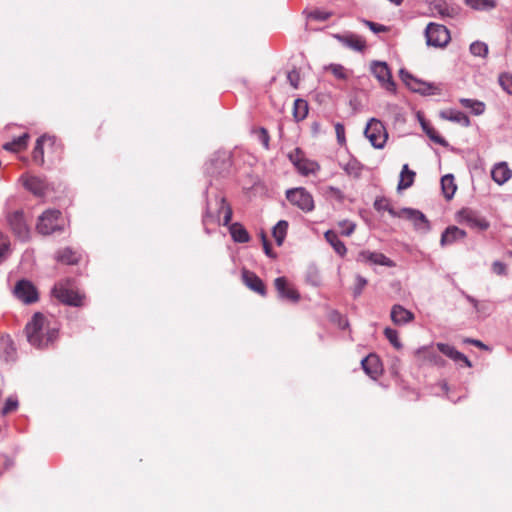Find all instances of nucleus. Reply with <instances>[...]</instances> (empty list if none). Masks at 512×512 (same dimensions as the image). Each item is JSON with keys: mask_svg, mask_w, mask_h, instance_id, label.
Segmentation results:
<instances>
[{"mask_svg": "<svg viewBox=\"0 0 512 512\" xmlns=\"http://www.w3.org/2000/svg\"><path fill=\"white\" fill-rule=\"evenodd\" d=\"M491 177L497 184L502 185L512 177V170L506 162H500L493 167Z\"/></svg>", "mask_w": 512, "mask_h": 512, "instance_id": "4be33fe9", "label": "nucleus"}, {"mask_svg": "<svg viewBox=\"0 0 512 512\" xmlns=\"http://www.w3.org/2000/svg\"><path fill=\"white\" fill-rule=\"evenodd\" d=\"M47 144L49 146H54L55 138L50 136H41L37 139L35 147L32 152V159L38 165L44 164V149L43 146Z\"/></svg>", "mask_w": 512, "mask_h": 512, "instance_id": "6ab92c4d", "label": "nucleus"}, {"mask_svg": "<svg viewBox=\"0 0 512 512\" xmlns=\"http://www.w3.org/2000/svg\"><path fill=\"white\" fill-rule=\"evenodd\" d=\"M466 232L456 226L448 227L441 236V245H450L457 240L464 239Z\"/></svg>", "mask_w": 512, "mask_h": 512, "instance_id": "5701e85b", "label": "nucleus"}, {"mask_svg": "<svg viewBox=\"0 0 512 512\" xmlns=\"http://www.w3.org/2000/svg\"><path fill=\"white\" fill-rule=\"evenodd\" d=\"M467 299L473 305V307L475 308V310L477 312H484V311L488 310V307L485 303H481L471 296H468Z\"/></svg>", "mask_w": 512, "mask_h": 512, "instance_id": "bf43d9fd", "label": "nucleus"}, {"mask_svg": "<svg viewBox=\"0 0 512 512\" xmlns=\"http://www.w3.org/2000/svg\"><path fill=\"white\" fill-rule=\"evenodd\" d=\"M9 250V238L0 231V263H2L7 258Z\"/></svg>", "mask_w": 512, "mask_h": 512, "instance_id": "37998d69", "label": "nucleus"}, {"mask_svg": "<svg viewBox=\"0 0 512 512\" xmlns=\"http://www.w3.org/2000/svg\"><path fill=\"white\" fill-rule=\"evenodd\" d=\"M415 177L416 173L409 169L408 164H404L400 172L397 190L401 191L411 187L414 183Z\"/></svg>", "mask_w": 512, "mask_h": 512, "instance_id": "b1692460", "label": "nucleus"}, {"mask_svg": "<svg viewBox=\"0 0 512 512\" xmlns=\"http://www.w3.org/2000/svg\"><path fill=\"white\" fill-rule=\"evenodd\" d=\"M232 215L233 211L231 205L227 202L226 198L221 197L219 200L218 217H223L222 224L224 226L229 225L232 220Z\"/></svg>", "mask_w": 512, "mask_h": 512, "instance_id": "7c9ffc66", "label": "nucleus"}, {"mask_svg": "<svg viewBox=\"0 0 512 512\" xmlns=\"http://www.w3.org/2000/svg\"><path fill=\"white\" fill-rule=\"evenodd\" d=\"M24 186L36 196H43L48 188L46 181L36 176L26 177Z\"/></svg>", "mask_w": 512, "mask_h": 512, "instance_id": "412c9836", "label": "nucleus"}, {"mask_svg": "<svg viewBox=\"0 0 512 512\" xmlns=\"http://www.w3.org/2000/svg\"><path fill=\"white\" fill-rule=\"evenodd\" d=\"M13 293L17 299L25 304L35 303L39 298L37 288L26 279H21L15 284Z\"/></svg>", "mask_w": 512, "mask_h": 512, "instance_id": "9d476101", "label": "nucleus"}, {"mask_svg": "<svg viewBox=\"0 0 512 512\" xmlns=\"http://www.w3.org/2000/svg\"><path fill=\"white\" fill-rule=\"evenodd\" d=\"M286 198L293 206L304 212H311L315 207L313 196L302 187L288 190Z\"/></svg>", "mask_w": 512, "mask_h": 512, "instance_id": "39448f33", "label": "nucleus"}, {"mask_svg": "<svg viewBox=\"0 0 512 512\" xmlns=\"http://www.w3.org/2000/svg\"><path fill=\"white\" fill-rule=\"evenodd\" d=\"M468 224L472 227H477L480 230H486L489 227V224L484 219L476 218L473 216H467L466 218Z\"/></svg>", "mask_w": 512, "mask_h": 512, "instance_id": "09e8293b", "label": "nucleus"}, {"mask_svg": "<svg viewBox=\"0 0 512 512\" xmlns=\"http://www.w3.org/2000/svg\"><path fill=\"white\" fill-rule=\"evenodd\" d=\"M338 226L341 229V234L344 236H350L356 228V224L349 220L340 221Z\"/></svg>", "mask_w": 512, "mask_h": 512, "instance_id": "de8ad7c7", "label": "nucleus"}, {"mask_svg": "<svg viewBox=\"0 0 512 512\" xmlns=\"http://www.w3.org/2000/svg\"><path fill=\"white\" fill-rule=\"evenodd\" d=\"M357 260L364 263H371L374 265H381L387 267H394L396 265L393 260L386 257L383 253L371 252L368 250L361 251L358 254Z\"/></svg>", "mask_w": 512, "mask_h": 512, "instance_id": "f8f14e48", "label": "nucleus"}, {"mask_svg": "<svg viewBox=\"0 0 512 512\" xmlns=\"http://www.w3.org/2000/svg\"><path fill=\"white\" fill-rule=\"evenodd\" d=\"M45 329V316L40 312L35 313L25 327L28 342L36 348H43L52 343L57 337V331L55 329H47L46 333H44Z\"/></svg>", "mask_w": 512, "mask_h": 512, "instance_id": "f257e3e1", "label": "nucleus"}, {"mask_svg": "<svg viewBox=\"0 0 512 512\" xmlns=\"http://www.w3.org/2000/svg\"><path fill=\"white\" fill-rule=\"evenodd\" d=\"M371 71L380 84L388 91L394 92L396 85L392 80L391 71L385 62H373Z\"/></svg>", "mask_w": 512, "mask_h": 512, "instance_id": "9b49d317", "label": "nucleus"}, {"mask_svg": "<svg viewBox=\"0 0 512 512\" xmlns=\"http://www.w3.org/2000/svg\"><path fill=\"white\" fill-rule=\"evenodd\" d=\"M464 342H465V343H470V344H472V345H474V346H476V347H479V348H481V349H485V350H487V349H488V347H487L484 343H482L480 340H476V339H469V338H468V339H465V340H464Z\"/></svg>", "mask_w": 512, "mask_h": 512, "instance_id": "e2e57ef3", "label": "nucleus"}, {"mask_svg": "<svg viewBox=\"0 0 512 512\" xmlns=\"http://www.w3.org/2000/svg\"><path fill=\"white\" fill-rule=\"evenodd\" d=\"M29 135L24 133L23 135L15 138L11 142H7L3 145V149L11 152H20L26 149Z\"/></svg>", "mask_w": 512, "mask_h": 512, "instance_id": "cd10ccee", "label": "nucleus"}, {"mask_svg": "<svg viewBox=\"0 0 512 512\" xmlns=\"http://www.w3.org/2000/svg\"><path fill=\"white\" fill-rule=\"evenodd\" d=\"M384 334L386 336V338L389 340V342L396 348V349H401L402 348V344L400 343L399 339H398V333L396 330L392 329V328H385L384 330Z\"/></svg>", "mask_w": 512, "mask_h": 512, "instance_id": "a18cd8bd", "label": "nucleus"}, {"mask_svg": "<svg viewBox=\"0 0 512 512\" xmlns=\"http://www.w3.org/2000/svg\"><path fill=\"white\" fill-rule=\"evenodd\" d=\"M325 70L330 71L339 80L348 78V71L340 64H330L325 67Z\"/></svg>", "mask_w": 512, "mask_h": 512, "instance_id": "ea45409f", "label": "nucleus"}, {"mask_svg": "<svg viewBox=\"0 0 512 512\" xmlns=\"http://www.w3.org/2000/svg\"><path fill=\"white\" fill-rule=\"evenodd\" d=\"M445 119L460 123L463 126H469L470 120L467 115L460 111L449 110L442 113Z\"/></svg>", "mask_w": 512, "mask_h": 512, "instance_id": "c9c22d12", "label": "nucleus"}, {"mask_svg": "<svg viewBox=\"0 0 512 512\" xmlns=\"http://www.w3.org/2000/svg\"><path fill=\"white\" fill-rule=\"evenodd\" d=\"M436 348L439 352L450 358L456 363H463L466 367H471V361L461 352L455 349V347L445 344V343H437Z\"/></svg>", "mask_w": 512, "mask_h": 512, "instance_id": "2eb2a0df", "label": "nucleus"}, {"mask_svg": "<svg viewBox=\"0 0 512 512\" xmlns=\"http://www.w3.org/2000/svg\"><path fill=\"white\" fill-rule=\"evenodd\" d=\"M374 208L377 211H388L392 216L397 215L394 209L391 207L389 200L384 197L375 200Z\"/></svg>", "mask_w": 512, "mask_h": 512, "instance_id": "79ce46f5", "label": "nucleus"}, {"mask_svg": "<svg viewBox=\"0 0 512 512\" xmlns=\"http://www.w3.org/2000/svg\"><path fill=\"white\" fill-rule=\"evenodd\" d=\"M421 125H422L423 130L426 132L427 136L432 141H434L435 143H439V144L444 143V139L438 134V132L433 127L430 126V124H428L425 121H421Z\"/></svg>", "mask_w": 512, "mask_h": 512, "instance_id": "a19ab883", "label": "nucleus"}, {"mask_svg": "<svg viewBox=\"0 0 512 512\" xmlns=\"http://www.w3.org/2000/svg\"><path fill=\"white\" fill-rule=\"evenodd\" d=\"M441 187L444 197L447 200L452 199L454 196L457 186L454 181V177L451 174H447L441 178Z\"/></svg>", "mask_w": 512, "mask_h": 512, "instance_id": "c85d7f7f", "label": "nucleus"}, {"mask_svg": "<svg viewBox=\"0 0 512 512\" xmlns=\"http://www.w3.org/2000/svg\"><path fill=\"white\" fill-rule=\"evenodd\" d=\"M361 365L365 373L373 379L382 373V363L376 354H369L361 361Z\"/></svg>", "mask_w": 512, "mask_h": 512, "instance_id": "dca6fc26", "label": "nucleus"}, {"mask_svg": "<svg viewBox=\"0 0 512 512\" xmlns=\"http://www.w3.org/2000/svg\"><path fill=\"white\" fill-rule=\"evenodd\" d=\"M415 361L419 366H445V360L436 352L434 346H423L414 352Z\"/></svg>", "mask_w": 512, "mask_h": 512, "instance_id": "6e6552de", "label": "nucleus"}, {"mask_svg": "<svg viewBox=\"0 0 512 512\" xmlns=\"http://www.w3.org/2000/svg\"><path fill=\"white\" fill-rule=\"evenodd\" d=\"M289 158L296 167L298 165V162H301L302 159H304L305 157H304L302 151L297 148L289 154Z\"/></svg>", "mask_w": 512, "mask_h": 512, "instance_id": "4d7b16f0", "label": "nucleus"}, {"mask_svg": "<svg viewBox=\"0 0 512 512\" xmlns=\"http://www.w3.org/2000/svg\"><path fill=\"white\" fill-rule=\"evenodd\" d=\"M56 260L66 265H74L79 261V256L70 248H63L57 252Z\"/></svg>", "mask_w": 512, "mask_h": 512, "instance_id": "c756f323", "label": "nucleus"}, {"mask_svg": "<svg viewBox=\"0 0 512 512\" xmlns=\"http://www.w3.org/2000/svg\"><path fill=\"white\" fill-rule=\"evenodd\" d=\"M337 39L347 47L356 51H363L366 47V41L358 35L337 36Z\"/></svg>", "mask_w": 512, "mask_h": 512, "instance_id": "393cba45", "label": "nucleus"}, {"mask_svg": "<svg viewBox=\"0 0 512 512\" xmlns=\"http://www.w3.org/2000/svg\"><path fill=\"white\" fill-rule=\"evenodd\" d=\"M0 346L4 349L5 351V356H4V359L5 361H9V360H12L14 359V356H15V348L13 346V342L11 341V339L9 337H6V338H1L0 340Z\"/></svg>", "mask_w": 512, "mask_h": 512, "instance_id": "58836bf2", "label": "nucleus"}, {"mask_svg": "<svg viewBox=\"0 0 512 512\" xmlns=\"http://www.w3.org/2000/svg\"><path fill=\"white\" fill-rule=\"evenodd\" d=\"M460 103L463 107L471 109L475 115H481L485 111V104L475 99L461 98Z\"/></svg>", "mask_w": 512, "mask_h": 512, "instance_id": "72a5a7b5", "label": "nucleus"}, {"mask_svg": "<svg viewBox=\"0 0 512 512\" xmlns=\"http://www.w3.org/2000/svg\"><path fill=\"white\" fill-rule=\"evenodd\" d=\"M366 138L371 145L376 149H382L388 139V133L383 123L375 118H372L364 131Z\"/></svg>", "mask_w": 512, "mask_h": 512, "instance_id": "20e7f679", "label": "nucleus"}, {"mask_svg": "<svg viewBox=\"0 0 512 512\" xmlns=\"http://www.w3.org/2000/svg\"><path fill=\"white\" fill-rule=\"evenodd\" d=\"M509 30H510V33H511V35H512V23H511V25H510V27H509Z\"/></svg>", "mask_w": 512, "mask_h": 512, "instance_id": "338daca9", "label": "nucleus"}, {"mask_svg": "<svg viewBox=\"0 0 512 512\" xmlns=\"http://www.w3.org/2000/svg\"><path fill=\"white\" fill-rule=\"evenodd\" d=\"M339 165L348 176L355 179L360 178L364 169V165L354 156H349L347 161H340Z\"/></svg>", "mask_w": 512, "mask_h": 512, "instance_id": "a211bd4d", "label": "nucleus"}, {"mask_svg": "<svg viewBox=\"0 0 512 512\" xmlns=\"http://www.w3.org/2000/svg\"><path fill=\"white\" fill-rule=\"evenodd\" d=\"M7 223L13 234L21 240H27L30 235V229L26 222L23 210L8 212L6 215Z\"/></svg>", "mask_w": 512, "mask_h": 512, "instance_id": "423d86ee", "label": "nucleus"}, {"mask_svg": "<svg viewBox=\"0 0 512 512\" xmlns=\"http://www.w3.org/2000/svg\"><path fill=\"white\" fill-rule=\"evenodd\" d=\"M398 216H402L411 220L414 223L415 227L420 230H428L429 228V222L426 216L418 210L404 208L401 210Z\"/></svg>", "mask_w": 512, "mask_h": 512, "instance_id": "f3484780", "label": "nucleus"}, {"mask_svg": "<svg viewBox=\"0 0 512 512\" xmlns=\"http://www.w3.org/2000/svg\"><path fill=\"white\" fill-rule=\"evenodd\" d=\"M52 295L66 305L75 307L83 305L84 296L73 289L71 279L58 281L52 289Z\"/></svg>", "mask_w": 512, "mask_h": 512, "instance_id": "7ed1b4c3", "label": "nucleus"}, {"mask_svg": "<svg viewBox=\"0 0 512 512\" xmlns=\"http://www.w3.org/2000/svg\"><path fill=\"white\" fill-rule=\"evenodd\" d=\"M432 10L442 17H454L457 14L455 8L450 7L445 1L437 0L432 5Z\"/></svg>", "mask_w": 512, "mask_h": 512, "instance_id": "2f4dec72", "label": "nucleus"}, {"mask_svg": "<svg viewBox=\"0 0 512 512\" xmlns=\"http://www.w3.org/2000/svg\"><path fill=\"white\" fill-rule=\"evenodd\" d=\"M262 245H263L264 252L268 257H271V258L276 257V255L274 254V252L272 250L271 244L268 240H265L264 244H262Z\"/></svg>", "mask_w": 512, "mask_h": 512, "instance_id": "680f3d73", "label": "nucleus"}, {"mask_svg": "<svg viewBox=\"0 0 512 512\" xmlns=\"http://www.w3.org/2000/svg\"><path fill=\"white\" fill-rule=\"evenodd\" d=\"M64 229V218L57 209H47L37 220L36 230L42 235H51Z\"/></svg>", "mask_w": 512, "mask_h": 512, "instance_id": "f03ea898", "label": "nucleus"}, {"mask_svg": "<svg viewBox=\"0 0 512 512\" xmlns=\"http://www.w3.org/2000/svg\"><path fill=\"white\" fill-rule=\"evenodd\" d=\"M366 285H367V280L364 277L357 275L355 278L354 295L359 296L362 293V291Z\"/></svg>", "mask_w": 512, "mask_h": 512, "instance_id": "3c124183", "label": "nucleus"}, {"mask_svg": "<svg viewBox=\"0 0 512 512\" xmlns=\"http://www.w3.org/2000/svg\"><path fill=\"white\" fill-rule=\"evenodd\" d=\"M335 133H336V138H337L338 144L341 146H345L346 145V137H345L344 125L341 123H336L335 124Z\"/></svg>", "mask_w": 512, "mask_h": 512, "instance_id": "8fccbe9b", "label": "nucleus"}, {"mask_svg": "<svg viewBox=\"0 0 512 512\" xmlns=\"http://www.w3.org/2000/svg\"><path fill=\"white\" fill-rule=\"evenodd\" d=\"M259 140L261 141L262 145L265 149L269 148V140L270 136L268 131L265 128H260L258 131Z\"/></svg>", "mask_w": 512, "mask_h": 512, "instance_id": "6e6d98bb", "label": "nucleus"}, {"mask_svg": "<svg viewBox=\"0 0 512 512\" xmlns=\"http://www.w3.org/2000/svg\"><path fill=\"white\" fill-rule=\"evenodd\" d=\"M288 230V222L280 220L273 228L272 234L278 246L284 242Z\"/></svg>", "mask_w": 512, "mask_h": 512, "instance_id": "473e14b6", "label": "nucleus"}, {"mask_svg": "<svg viewBox=\"0 0 512 512\" xmlns=\"http://www.w3.org/2000/svg\"><path fill=\"white\" fill-rule=\"evenodd\" d=\"M326 241L333 247L335 252L341 257L345 256L347 249L345 244L339 239L337 233L333 230H328L324 234Z\"/></svg>", "mask_w": 512, "mask_h": 512, "instance_id": "a878e982", "label": "nucleus"}, {"mask_svg": "<svg viewBox=\"0 0 512 512\" xmlns=\"http://www.w3.org/2000/svg\"><path fill=\"white\" fill-rule=\"evenodd\" d=\"M465 2L475 10H492L496 7L495 0H465Z\"/></svg>", "mask_w": 512, "mask_h": 512, "instance_id": "e433bc0d", "label": "nucleus"}, {"mask_svg": "<svg viewBox=\"0 0 512 512\" xmlns=\"http://www.w3.org/2000/svg\"><path fill=\"white\" fill-rule=\"evenodd\" d=\"M260 238H261L262 244H264L265 240H268L264 231H261Z\"/></svg>", "mask_w": 512, "mask_h": 512, "instance_id": "0e129e2a", "label": "nucleus"}, {"mask_svg": "<svg viewBox=\"0 0 512 512\" xmlns=\"http://www.w3.org/2000/svg\"><path fill=\"white\" fill-rule=\"evenodd\" d=\"M499 83L503 90H505L508 94L512 95V75L508 73H504L499 77Z\"/></svg>", "mask_w": 512, "mask_h": 512, "instance_id": "49530a36", "label": "nucleus"}, {"mask_svg": "<svg viewBox=\"0 0 512 512\" xmlns=\"http://www.w3.org/2000/svg\"><path fill=\"white\" fill-rule=\"evenodd\" d=\"M308 114V103L303 99H296L294 101L293 116L296 121H301L306 118Z\"/></svg>", "mask_w": 512, "mask_h": 512, "instance_id": "f704fd0d", "label": "nucleus"}, {"mask_svg": "<svg viewBox=\"0 0 512 512\" xmlns=\"http://www.w3.org/2000/svg\"><path fill=\"white\" fill-rule=\"evenodd\" d=\"M390 317L395 325H403L414 320V314L399 304L392 307Z\"/></svg>", "mask_w": 512, "mask_h": 512, "instance_id": "aec40b11", "label": "nucleus"}, {"mask_svg": "<svg viewBox=\"0 0 512 512\" xmlns=\"http://www.w3.org/2000/svg\"><path fill=\"white\" fill-rule=\"evenodd\" d=\"M296 168L301 174L309 175V174L315 173L317 170H319V165L314 161L304 158V159H302L301 162H298V165L296 166Z\"/></svg>", "mask_w": 512, "mask_h": 512, "instance_id": "4c0bfd02", "label": "nucleus"}, {"mask_svg": "<svg viewBox=\"0 0 512 512\" xmlns=\"http://www.w3.org/2000/svg\"><path fill=\"white\" fill-rule=\"evenodd\" d=\"M443 389H446V390L448 389L447 383H443Z\"/></svg>", "mask_w": 512, "mask_h": 512, "instance_id": "69168bd1", "label": "nucleus"}, {"mask_svg": "<svg viewBox=\"0 0 512 512\" xmlns=\"http://www.w3.org/2000/svg\"><path fill=\"white\" fill-rule=\"evenodd\" d=\"M17 407H18L17 400L8 398L2 408V414L7 415V414L13 412L14 410H16Z\"/></svg>", "mask_w": 512, "mask_h": 512, "instance_id": "864d4df0", "label": "nucleus"}, {"mask_svg": "<svg viewBox=\"0 0 512 512\" xmlns=\"http://www.w3.org/2000/svg\"><path fill=\"white\" fill-rule=\"evenodd\" d=\"M506 265L501 261H495L492 264V271L497 275H505L506 274Z\"/></svg>", "mask_w": 512, "mask_h": 512, "instance_id": "13d9d810", "label": "nucleus"}, {"mask_svg": "<svg viewBox=\"0 0 512 512\" xmlns=\"http://www.w3.org/2000/svg\"><path fill=\"white\" fill-rule=\"evenodd\" d=\"M363 22L374 33H380V32H387V31H389V28L387 26L382 25V24H378V23H375V22H372V21H368V20H364Z\"/></svg>", "mask_w": 512, "mask_h": 512, "instance_id": "603ef678", "label": "nucleus"}, {"mask_svg": "<svg viewBox=\"0 0 512 512\" xmlns=\"http://www.w3.org/2000/svg\"><path fill=\"white\" fill-rule=\"evenodd\" d=\"M427 44L434 47H444L450 41V33L444 25L430 23L425 30Z\"/></svg>", "mask_w": 512, "mask_h": 512, "instance_id": "0eeeda50", "label": "nucleus"}, {"mask_svg": "<svg viewBox=\"0 0 512 512\" xmlns=\"http://www.w3.org/2000/svg\"><path fill=\"white\" fill-rule=\"evenodd\" d=\"M327 190L330 193V195L333 196L334 198H336L338 201L344 200L343 192L339 188L330 186V187H328Z\"/></svg>", "mask_w": 512, "mask_h": 512, "instance_id": "052dcab7", "label": "nucleus"}, {"mask_svg": "<svg viewBox=\"0 0 512 512\" xmlns=\"http://www.w3.org/2000/svg\"><path fill=\"white\" fill-rule=\"evenodd\" d=\"M287 79L291 86L297 89L300 82V73L296 69H293L292 71L288 72Z\"/></svg>", "mask_w": 512, "mask_h": 512, "instance_id": "5fc2aeb1", "label": "nucleus"}, {"mask_svg": "<svg viewBox=\"0 0 512 512\" xmlns=\"http://www.w3.org/2000/svg\"><path fill=\"white\" fill-rule=\"evenodd\" d=\"M274 285L281 298L294 303L299 300L300 295L298 291L295 290L291 285H289L285 277L276 278L274 281Z\"/></svg>", "mask_w": 512, "mask_h": 512, "instance_id": "ddd939ff", "label": "nucleus"}, {"mask_svg": "<svg viewBox=\"0 0 512 512\" xmlns=\"http://www.w3.org/2000/svg\"><path fill=\"white\" fill-rule=\"evenodd\" d=\"M470 52L474 55V56H481V57H484L487 55L488 53V46L483 43V42H480V41H476V42H473L471 45H470Z\"/></svg>", "mask_w": 512, "mask_h": 512, "instance_id": "c03bdc74", "label": "nucleus"}, {"mask_svg": "<svg viewBox=\"0 0 512 512\" xmlns=\"http://www.w3.org/2000/svg\"><path fill=\"white\" fill-rule=\"evenodd\" d=\"M230 234L235 242L247 243L250 236L245 227L240 223H233L229 227Z\"/></svg>", "mask_w": 512, "mask_h": 512, "instance_id": "bb28decb", "label": "nucleus"}, {"mask_svg": "<svg viewBox=\"0 0 512 512\" xmlns=\"http://www.w3.org/2000/svg\"><path fill=\"white\" fill-rule=\"evenodd\" d=\"M242 280L250 290L260 294L261 296L266 295V286L264 282L254 272L243 269Z\"/></svg>", "mask_w": 512, "mask_h": 512, "instance_id": "4468645a", "label": "nucleus"}, {"mask_svg": "<svg viewBox=\"0 0 512 512\" xmlns=\"http://www.w3.org/2000/svg\"><path fill=\"white\" fill-rule=\"evenodd\" d=\"M400 77L402 81L407 85V87L413 92H417L422 95H434L439 93V88L434 84L426 83L416 79L410 73L404 70L400 71Z\"/></svg>", "mask_w": 512, "mask_h": 512, "instance_id": "1a4fd4ad", "label": "nucleus"}]
</instances>
